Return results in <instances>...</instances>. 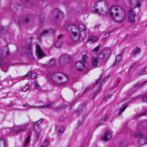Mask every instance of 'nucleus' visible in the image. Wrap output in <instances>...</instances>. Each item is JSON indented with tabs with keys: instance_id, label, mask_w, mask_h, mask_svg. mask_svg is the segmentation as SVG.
<instances>
[{
	"instance_id": "41",
	"label": "nucleus",
	"mask_w": 147,
	"mask_h": 147,
	"mask_svg": "<svg viewBox=\"0 0 147 147\" xmlns=\"http://www.w3.org/2000/svg\"><path fill=\"white\" fill-rule=\"evenodd\" d=\"M133 134L134 136L138 137L140 135V133L138 132H137V133H136L135 132H134L133 133Z\"/></svg>"
},
{
	"instance_id": "38",
	"label": "nucleus",
	"mask_w": 147,
	"mask_h": 147,
	"mask_svg": "<svg viewBox=\"0 0 147 147\" xmlns=\"http://www.w3.org/2000/svg\"><path fill=\"white\" fill-rule=\"evenodd\" d=\"M99 46H98L96 47L95 48H94V49H92V51L93 52H96L99 50Z\"/></svg>"
},
{
	"instance_id": "9",
	"label": "nucleus",
	"mask_w": 147,
	"mask_h": 147,
	"mask_svg": "<svg viewBox=\"0 0 147 147\" xmlns=\"http://www.w3.org/2000/svg\"><path fill=\"white\" fill-rule=\"evenodd\" d=\"M108 10V7L107 9L104 10L102 8H100L99 9H94V11L98 14L102 15L103 16H106L107 14V12Z\"/></svg>"
},
{
	"instance_id": "59",
	"label": "nucleus",
	"mask_w": 147,
	"mask_h": 147,
	"mask_svg": "<svg viewBox=\"0 0 147 147\" xmlns=\"http://www.w3.org/2000/svg\"><path fill=\"white\" fill-rule=\"evenodd\" d=\"M108 97H109V98H110V97H109V96Z\"/></svg>"
},
{
	"instance_id": "3",
	"label": "nucleus",
	"mask_w": 147,
	"mask_h": 147,
	"mask_svg": "<svg viewBox=\"0 0 147 147\" xmlns=\"http://www.w3.org/2000/svg\"><path fill=\"white\" fill-rule=\"evenodd\" d=\"M119 11L116 12L114 16L112 17L113 19L117 22H121L125 17V11L121 8H119Z\"/></svg>"
},
{
	"instance_id": "50",
	"label": "nucleus",
	"mask_w": 147,
	"mask_h": 147,
	"mask_svg": "<svg viewBox=\"0 0 147 147\" xmlns=\"http://www.w3.org/2000/svg\"><path fill=\"white\" fill-rule=\"evenodd\" d=\"M144 43L146 46H147V39L145 40Z\"/></svg>"
},
{
	"instance_id": "49",
	"label": "nucleus",
	"mask_w": 147,
	"mask_h": 147,
	"mask_svg": "<svg viewBox=\"0 0 147 147\" xmlns=\"http://www.w3.org/2000/svg\"><path fill=\"white\" fill-rule=\"evenodd\" d=\"M62 35L60 34L58 36V39H60L62 36Z\"/></svg>"
},
{
	"instance_id": "32",
	"label": "nucleus",
	"mask_w": 147,
	"mask_h": 147,
	"mask_svg": "<svg viewBox=\"0 0 147 147\" xmlns=\"http://www.w3.org/2000/svg\"><path fill=\"white\" fill-rule=\"evenodd\" d=\"M88 57L86 55H84L82 57V59L83 61V62L87 63L86 61L88 60Z\"/></svg>"
},
{
	"instance_id": "4",
	"label": "nucleus",
	"mask_w": 147,
	"mask_h": 147,
	"mask_svg": "<svg viewBox=\"0 0 147 147\" xmlns=\"http://www.w3.org/2000/svg\"><path fill=\"white\" fill-rule=\"evenodd\" d=\"M76 67L78 71H82L85 70L88 67V63L78 62L76 64Z\"/></svg>"
},
{
	"instance_id": "55",
	"label": "nucleus",
	"mask_w": 147,
	"mask_h": 147,
	"mask_svg": "<svg viewBox=\"0 0 147 147\" xmlns=\"http://www.w3.org/2000/svg\"><path fill=\"white\" fill-rule=\"evenodd\" d=\"M42 121H43V119H40V122H42Z\"/></svg>"
},
{
	"instance_id": "37",
	"label": "nucleus",
	"mask_w": 147,
	"mask_h": 147,
	"mask_svg": "<svg viewBox=\"0 0 147 147\" xmlns=\"http://www.w3.org/2000/svg\"><path fill=\"white\" fill-rule=\"evenodd\" d=\"M37 76L36 74L35 73H32V75L31 76H30V78H35Z\"/></svg>"
},
{
	"instance_id": "51",
	"label": "nucleus",
	"mask_w": 147,
	"mask_h": 147,
	"mask_svg": "<svg viewBox=\"0 0 147 147\" xmlns=\"http://www.w3.org/2000/svg\"><path fill=\"white\" fill-rule=\"evenodd\" d=\"M103 56H104V54H102L101 56H100V55H99V57L100 58V59H104V58H101V57H103Z\"/></svg>"
},
{
	"instance_id": "10",
	"label": "nucleus",
	"mask_w": 147,
	"mask_h": 147,
	"mask_svg": "<svg viewBox=\"0 0 147 147\" xmlns=\"http://www.w3.org/2000/svg\"><path fill=\"white\" fill-rule=\"evenodd\" d=\"M119 8L121 7L119 6H113L110 8L109 10L110 14L112 18L113 16H114L116 12H117L120 11Z\"/></svg>"
},
{
	"instance_id": "45",
	"label": "nucleus",
	"mask_w": 147,
	"mask_h": 147,
	"mask_svg": "<svg viewBox=\"0 0 147 147\" xmlns=\"http://www.w3.org/2000/svg\"><path fill=\"white\" fill-rule=\"evenodd\" d=\"M59 44V45H62V44L61 43H60L59 42H56V43H55V46H56L57 47H58V46H57Z\"/></svg>"
},
{
	"instance_id": "8",
	"label": "nucleus",
	"mask_w": 147,
	"mask_h": 147,
	"mask_svg": "<svg viewBox=\"0 0 147 147\" xmlns=\"http://www.w3.org/2000/svg\"><path fill=\"white\" fill-rule=\"evenodd\" d=\"M32 46L31 44H30L27 45L25 49V52L28 56L29 58L31 59L32 58Z\"/></svg>"
},
{
	"instance_id": "56",
	"label": "nucleus",
	"mask_w": 147,
	"mask_h": 147,
	"mask_svg": "<svg viewBox=\"0 0 147 147\" xmlns=\"http://www.w3.org/2000/svg\"><path fill=\"white\" fill-rule=\"evenodd\" d=\"M85 90H86V91H87L88 90V89L87 88V89H86Z\"/></svg>"
},
{
	"instance_id": "18",
	"label": "nucleus",
	"mask_w": 147,
	"mask_h": 147,
	"mask_svg": "<svg viewBox=\"0 0 147 147\" xmlns=\"http://www.w3.org/2000/svg\"><path fill=\"white\" fill-rule=\"evenodd\" d=\"M92 65L94 66H97L99 64L97 58H95L92 61Z\"/></svg>"
},
{
	"instance_id": "31",
	"label": "nucleus",
	"mask_w": 147,
	"mask_h": 147,
	"mask_svg": "<svg viewBox=\"0 0 147 147\" xmlns=\"http://www.w3.org/2000/svg\"><path fill=\"white\" fill-rule=\"evenodd\" d=\"M127 107V106L126 105L120 109L119 113V115H120L121 114V113L124 111L125 109Z\"/></svg>"
},
{
	"instance_id": "23",
	"label": "nucleus",
	"mask_w": 147,
	"mask_h": 147,
	"mask_svg": "<svg viewBox=\"0 0 147 147\" xmlns=\"http://www.w3.org/2000/svg\"><path fill=\"white\" fill-rule=\"evenodd\" d=\"M141 51V49L140 48H136L134 51L133 54L136 55L139 53Z\"/></svg>"
},
{
	"instance_id": "6",
	"label": "nucleus",
	"mask_w": 147,
	"mask_h": 147,
	"mask_svg": "<svg viewBox=\"0 0 147 147\" xmlns=\"http://www.w3.org/2000/svg\"><path fill=\"white\" fill-rule=\"evenodd\" d=\"M59 62L62 65L69 63L71 61L70 57L67 55H65L60 58L59 60Z\"/></svg>"
},
{
	"instance_id": "52",
	"label": "nucleus",
	"mask_w": 147,
	"mask_h": 147,
	"mask_svg": "<svg viewBox=\"0 0 147 147\" xmlns=\"http://www.w3.org/2000/svg\"><path fill=\"white\" fill-rule=\"evenodd\" d=\"M104 121V119H101L100 121V123H102Z\"/></svg>"
},
{
	"instance_id": "58",
	"label": "nucleus",
	"mask_w": 147,
	"mask_h": 147,
	"mask_svg": "<svg viewBox=\"0 0 147 147\" xmlns=\"http://www.w3.org/2000/svg\"><path fill=\"white\" fill-rule=\"evenodd\" d=\"M27 1H29V0H26Z\"/></svg>"
},
{
	"instance_id": "20",
	"label": "nucleus",
	"mask_w": 147,
	"mask_h": 147,
	"mask_svg": "<svg viewBox=\"0 0 147 147\" xmlns=\"http://www.w3.org/2000/svg\"><path fill=\"white\" fill-rule=\"evenodd\" d=\"M100 80V79L98 78L96 80L95 82L96 84L97 85V86H98V90H100L101 88V83H102V82H99Z\"/></svg>"
},
{
	"instance_id": "16",
	"label": "nucleus",
	"mask_w": 147,
	"mask_h": 147,
	"mask_svg": "<svg viewBox=\"0 0 147 147\" xmlns=\"http://www.w3.org/2000/svg\"><path fill=\"white\" fill-rule=\"evenodd\" d=\"M146 143H147V137L146 138H142L139 139L138 144L140 146H142Z\"/></svg>"
},
{
	"instance_id": "1",
	"label": "nucleus",
	"mask_w": 147,
	"mask_h": 147,
	"mask_svg": "<svg viewBox=\"0 0 147 147\" xmlns=\"http://www.w3.org/2000/svg\"><path fill=\"white\" fill-rule=\"evenodd\" d=\"M53 81L57 84L63 83L67 81V78L66 76L61 72L54 73L52 76Z\"/></svg>"
},
{
	"instance_id": "24",
	"label": "nucleus",
	"mask_w": 147,
	"mask_h": 147,
	"mask_svg": "<svg viewBox=\"0 0 147 147\" xmlns=\"http://www.w3.org/2000/svg\"><path fill=\"white\" fill-rule=\"evenodd\" d=\"M49 144V142L47 140H45L41 145L40 147H45Z\"/></svg>"
},
{
	"instance_id": "26",
	"label": "nucleus",
	"mask_w": 147,
	"mask_h": 147,
	"mask_svg": "<svg viewBox=\"0 0 147 147\" xmlns=\"http://www.w3.org/2000/svg\"><path fill=\"white\" fill-rule=\"evenodd\" d=\"M55 62L54 60L51 59L48 63V65L49 67L53 66L55 65Z\"/></svg>"
},
{
	"instance_id": "28",
	"label": "nucleus",
	"mask_w": 147,
	"mask_h": 147,
	"mask_svg": "<svg viewBox=\"0 0 147 147\" xmlns=\"http://www.w3.org/2000/svg\"><path fill=\"white\" fill-rule=\"evenodd\" d=\"M0 147H6L5 142L4 140H0Z\"/></svg>"
},
{
	"instance_id": "39",
	"label": "nucleus",
	"mask_w": 147,
	"mask_h": 147,
	"mask_svg": "<svg viewBox=\"0 0 147 147\" xmlns=\"http://www.w3.org/2000/svg\"><path fill=\"white\" fill-rule=\"evenodd\" d=\"M139 65V64L138 62L135 63L132 66V67L133 68H136L137 66Z\"/></svg>"
},
{
	"instance_id": "13",
	"label": "nucleus",
	"mask_w": 147,
	"mask_h": 147,
	"mask_svg": "<svg viewBox=\"0 0 147 147\" xmlns=\"http://www.w3.org/2000/svg\"><path fill=\"white\" fill-rule=\"evenodd\" d=\"M112 135L111 133L108 131H107L105 135L102 136V139L103 140L107 141L111 138Z\"/></svg>"
},
{
	"instance_id": "22",
	"label": "nucleus",
	"mask_w": 147,
	"mask_h": 147,
	"mask_svg": "<svg viewBox=\"0 0 147 147\" xmlns=\"http://www.w3.org/2000/svg\"><path fill=\"white\" fill-rule=\"evenodd\" d=\"M65 107V106L64 105H62L58 107L55 106L54 109L57 111H59L64 109Z\"/></svg>"
},
{
	"instance_id": "35",
	"label": "nucleus",
	"mask_w": 147,
	"mask_h": 147,
	"mask_svg": "<svg viewBox=\"0 0 147 147\" xmlns=\"http://www.w3.org/2000/svg\"><path fill=\"white\" fill-rule=\"evenodd\" d=\"M29 88V86L27 85L23 88H22V90L23 91L25 92L27 90H28Z\"/></svg>"
},
{
	"instance_id": "25",
	"label": "nucleus",
	"mask_w": 147,
	"mask_h": 147,
	"mask_svg": "<svg viewBox=\"0 0 147 147\" xmlns=\"http://www.w3.org/2000/svg\"><path fill=\"white\" fill-rule=\"evenodd\" d=\"M74 38V36L72 35L71 36V38L69 40H68L67 41V43L69 45H73L75 42L76 41H75L73 39V38Z\"/></svg>"
},
{
	"instance_id": "54",
	"label": "nucleus",
	"mask_w": 147,
	"mask_h": 147,
	"mask_svg": "<svg viewBox=\"0 0 147 147\" xmlns=\"http://www.w3.org/2000/svg\"><path fill=\"white\" fill-rule=\"evenodd\" d=\"M55 18L56 19H58V16H55Z\"/></svg>"
},
{
	"instance_id": "40",
	"label": "nucleus",
	"mask_w": 147,
	"mask_h": 147,
	"mask_svg": "<svg viewBox=\"0 0 147 147\" xmlns=\"http://www.w3.org/2000/svg\"><path fill=\"white\" fill-rule=\"evenodd\" d=\"M40 19L41 20L42 22H43L45 19V17L44 16L41 15L39 16Z\"/></svg>"
},
{
	"instance_id": "14",
	"label": "nucleus",
	"mask_w": 147,
	"mask_h": 147,
	"mask_svg": "<svg viewBox=\"0 0 147 147\" xmlns=\"http://www.w3.org/2000/svg\"><path fill=\"white\" fill-rule=\"evenodd\" d=\"M111 51L109 49H107L102 52L100 53V56L104 54L103 57H101L102 58H107L110 55Z\"/></svg>"
},
{
	"instance_id": "7",
	"label": "nucleus",
	"mask_w": 147,
	"mask_h": 147,
	"mask_svg": "<svg viewBox=\"0 0 147 147\" xmlns=\"http://www.w3.org/2000/svg\"><path fill=\"white\" fill-rule=\"evenodd\" d=\"M27 126L26 125L20 126L13 128V132L16 134H19L27 129Z\"/></svg>"
},
{
	"instance_id": "46",
	"label": "nucleus",
	"mask_w": 147,
	"mask_h": 147,
	"mask_svg": "<svg viewBox=\"0 0 147 147\" xmlns=\"http://www.w3.org/2000/svg\"><path fill=\"white\" fill-rule=\"evenodd\" d=\"M82 122H83V121H82V119L81 120L79 121V123H78L79 126H80V125H82Z\"/></svg>"
},
{
	"instance_id": "19",
	"label": "nucleus",
	"mask_w": 147,
	"mask_h": 147,
	"mask_svg": "<svg viewBox=\"0 0 147 147\" xmlns=\"http://www.w3.org/2000/svg\"><path fill=\"white\" fill-rule=\"evenodd\" d=\"M97 40V37L95 36H90L88 40V42H90L92 43L95 42Z\"/></svg>"
},
{
	"instance_id": "27",
	"label": "nucleus",
	"mask_w": 147,
	"mask_h": 147,
	"mask_svg": "<svg viewBox=\"0 0 147 147\" xmlns=\"http://www.w3.org/2000/svg\"><path fill=\"white\" fill-rule=\"evenodd\" d=\"M50 31V30H43L40 35V37H41L43 35H45V36L48 33H49Z\"/></svg>"
},
{
	"instance_id": "11",
	"label": "nucleus",
	"mask_w": 147,
	"mask_h": 147,
	"mask_svg": "<svg viewBox=\"0 0 147 147\" xmlns=\"http://www.w3.org/2000/svg\"><path fill=\"white\" fill-rule=\"evenodd\" d=\"M36 51L38 58L40 59H41L43 57L45 56V55L43 53L41 49L38 44H37L36 45Z\"/></svg>"
},
{
	"instance_id": "47",
	"label": "nucleus",
	"mask_w": 147,
	"mask_h": 147,
	"mask_svg": "<svg viewBox=\"0 0 147 147\" xmlns=\"http://www.w3.org/2000/svg\"><path fill=\"white\" fill-rule=\"evenodd\" d=\"M147 82V80L146 81H145V82H143V83H141V84H140L139 85H138V86H142L144 84H145V83H146V82Z\"/></svg>"
},
{
	"instance_id": "12",
	"label": "nucleus",
	"mask_w": 147,
	"mask_h": 147,
	"mask_svg": "<svg viewBox=\"0 0 147 147\" xmlns=\"http://www.w3.org/2000/svg\"><path fill=\"white\" fill-rule=\"evenodd\" d=\"M130 6L132 8H135L136 7H139L140 6V3L139 0H130Z\"/></svg>"
},
{
	"instance_id": "5",
	"label": "nucleus",
	"mask_w": 147,
	"mask_h": 147,
	"mask_svg": "<svg viewBox=\"0 0 147 147\" xmlns=\"http://www.w3.org/2000/svg\"><path fill=\"white\" fill-rule=\"evenodd\" d=\"M126 9H125V10L127 9L128 12L127 17L129 22L133 23L134 22V18L135 17V14L133 12L132 9L130 8L129 9L126 7H125Z\"/></svg>"
},
{
	"instance_id": "48",
	"label": "nucleus",
	"mask_w": 147,
	"mask_h": 147,
	"mask_svg": "<svg viewBox=\"0 0 147 147\" xmlns=\"http://www.w3.org/2000/svg\"><path fill=\"white\" fill-rule=\"evenodd\" d=\"M145 114L147 115V111L145 113H143L142 114H140V115H138V116H140L141 115H145Z\"/></svg>"
},
{
	"instance_id": "57",
	"label": "nucleus",
	"mask_w": 147,
	"mask_h": 147,
	"mask_svg": "<svg viewBox=\"0 0 147 147\" xmlns=\"http://www.w3.org/2000/svg\"><path fill=\"white\" fill-rule=\"evenodd\" d=\"M3 71L5 72L6 71H5L4 69L3 70Z\"/></svg>"
},
{
	"instance_id": "53",
	"label": "nucleus",
	"mask_w": 147,
	"mask_h": 147,
	"mask_svg": "<svg viewBox=\"0 0 147 147\" xmlns=\"http://www.w3.org/2000/svg\"><path fill=\"white\" fill-rule=\"evenodd\" d=\"M104 99H105V101H107L108 100V98H107V97H105L104 98Z\"/></svg>"
},
{
	"instance_id": "34",
	"label": "nucleus",
	"mask_w": 147,
	"mask_h": 147,
	"mask_svg": "<svg viewBox=\"0 0 147 147\" xmlns=\"http://www.w3.org/2000/svg\"><path fill=\"white\" fill-rule=\"evenodd\" d=\"M34 85L35 88H37L38 89H40V86L38 84L37 82H35L34 83Z\"/></svg>"
},
{
	"instance_id": "2",
	"label": "nucleus",
	"mask_w": 147,
	"mask_h": 147,
	"mask_svg": "<svg viewBox=\"0 0 147 147\" xmlns=\"http://www.w3.org/2000/svg\"><path fill=\"white\" fill-rule=\"evenodd\" d=\"M67 30L69 32L72 34V35L74 36V40L75 41L78 40V37L77 33L78 31V28L74 25H69L67 27Z\"/></svg>"
},
{
	"instance_id": "33",
	"label": "nucleus",
	"mask_w": 147,
	"mask_h": 147,
	"mask_svg": "<svg viewBox=\"0 0 147 147\" xmlns=\"http://www.w3.org/2000/svg\"><path fill=\"white\" fill-rule=\"evenodd\" d=\"M141 125L143 127L147 126V120L142 121L141 123Z\"/></svg>"
},
{
	"instance_id": "15",
	"label": "nucleus",
	"mask_w": 147,
	"mask_h": 147,
	"mask_svg": "<svg viewBox=\"0 0 147 147\" xmlns=\"http://www.w3.org/2000/svg\"><path fill=\"white\" fill-rule=\"evenodd\" d=\"M55 106L54 102H49L43 105L41 107H44L45 108L51 107L54 109V108H55Z\"/></svg>"
},
{
	"instance_id": "36",
	"label": "nucleus",
	"mask_w": 147,
	"mask_h": 147,
	"mask_svg": "<svg viewBox=\"0 0 147 147\" xmlns=\"http://www.w3.org/2000/svg\"><path fill=\"white\" fill-rule=\"evenodd\" d=\"M32 73L31 72L29 71L26 74L23 76V77L24 78L28 77L29 76H31Z\"/></svg>"
},
{
	"instance_id": "44",
	"label": "nucleus",
	"mask_w": 147,
	"mask_h": 147,
	"mask_svg": "<svg viewBox=\"0 0 147 147\" xmlns=\"http://www.w3.org/2000/svg\"><path fill=\"white\" fill-rule=\"evenodd\" d=\"M143 100L144 102H147V96H144L143 98Z\"/></svg>"
},
{
	"instance_id": "42",
	"label": "nucleus",
	"mask_w": 147,
	"mask_h": 147,
	"mask_svg": "<svg viewBox=\"0 0 147 147\" xmlns=\"http://www.w3.org/2000/svg\"><path fill=\"white\" fill-rule=\"evenodd\" d=\"M29 21V19L28 18H26L24 20H23L22 21L23 22H26V23H28Z\"/></svg>"
},
{
	"instance_id": "30",
	"label": "nucleus",
	"mask_w": 147,
	"mask_h": 147,
	"mask_svg": "<svg viewBox=\"0 0 147 147\" xmlns=\"http://www.w3.org/2000/svg\"><path fill=\"white\" fill-rule=\"evenodd\" d=\"M145 71L144 69L140 70L137 72V74L140 75H142L145 74Z\"/></svg>"
},
{
	"instance_id": "21",
	"label": "nucleus",
	"mask_w": 147,
	"mask_h": 147,
	"mask_svg": "<svg viewBox=\"0 0 147 147\" xmlns=\"http://www.w3.org/2000/svg\"><path fill=\"white\" fill-rule=\"evenodd\" d=\"M121 55L118 54L116 57L114 63V64L116 65L121 60Z\"/></svg>"
},
{
	"instance_id": "17",
	"label": "nucleus",
	"mask_w": 147,
	"mask_h": 147,
	"mask_svg": "<svg viewBox=\"0 0 147 147\" xmlns=\"http://www.w3.org/2000/svg\"><path fill=\"white\" fill-rule=\"evenodd\" d=\"M64 130L65 129L62 126L59 127L57 132L58 135L59 136L63 134L64 133Z\"/></svg>"
},
{
	"instance_id": "29",
	"label": "nucleus",
	"mask_w": 147,
	"mask_h": 147,
	"mask_svg": "<svg viewBox=\"0 0 147 147\" xmlns=\"http://www.w3.org/2000/svg\"><path fill=\"white\" fill-rule=\"evenodd\" d=\"M30 135H29L26 140L24 144V147L28 145V144L30 142Z\"/></svg>"
},
{
	"instance_id": "43",
	"label": "nucleus",
	"mask_w": 147,
	"mask_h": 147,
	"mask_svg": "<svg viewBox=\"0 0 147 147\" xmlns=\"http://www.w3.org/2000/svg\"><path fill=\"white\" fill-rule=\"evenodd\" d=\"M24 107H25L29 108L32 107V106L28 104H26L24 105Z\"/></svg>"
}]
</instances>
